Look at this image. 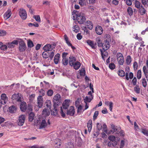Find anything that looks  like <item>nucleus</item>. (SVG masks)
<instances>
[{
    "instance_id": "nucleus-1",
    "label": "nucleus",
    "mask_w": 148,
    "mask_h": 148,
    "mask_svg": "<svg viewBox=\"0 0 148 148\" xmlns=\"http://www.w3.org/2000/svg\"><path fill=\"white\" fill-rule=\"evenodd\" d=\"M70 100L66 99L63 102L62 105L63 108L62 107H60V114L63 117H65V110L67 109L69 106V103Z\"/></svg>"
},
{
    "instance_id": "nucleus-2",
    "label": "nucleus",
    "mask_w": 148,
    "mask_h": 148,
    "mask_svg": "<svg viewBox=\"0 0 148 148\" xmlns=\"http://www.w3.org/2000/svg\"><path fill=\"white\" fill-rule=\"evenodd\" d=\"M76 16L77 20L80 24H84L86 19L85 15L82 13H75Z\"/></svg>"
},
{
    "instance_id": "nucleus-3",
    "label": "nucleus",
    "mask_w": 148,
    "mask_h": 148,
    "mask_svg": "<svg viewBox=\"0 0 148 148\" xmlns=\"http://www.w3.org/2000/svg\"><path fill=\"white\" fill-rule=\"evenodd\" d=\"M12 100H15L18 102H20L23 101V99L22 95L20 93L15 94L12 95Z\"/></svg>"
},
{
    "instance_id": "nucleus-4",
    "label": "nucleus",
    "mask_w": 148,
    "mask_h": 148,
    "mask_svg": "<svg viewBox=\"0 0 148 148\" xmlns=\"http://www.w3.org/2000/svg\"><path fill=\"white\" fill-rule=\"evenodd\" d=\"M41 121L39 128L40 129L45 128L47 125V123L45 119L43 120L42 118H39V120H37L35 122H36V123L38 124Z\"/></svg>"
},
{
    "instance_id": "nucleus-5",
    "label": "nucleus",
    "mask_w": 148,
    "mask_h": 148,
    "mask_svg": "<svg viewBox=\"0 0 148 148\" xmlns=\"http://www.w3.org/2000/svg\"><path fill=\"white\" fill-rule=\"evenodd\" d=\"M116 57L117 61L119 65H123L124 60V57L123 54L120 53H118L117 54Z\"/></svg>"
},
{
    "instance_id": "nucleus-6",
    "label": "nucleus",
    "mask_w": 148,
    "mask_h": 148,
    "mask_svg": "<svg viewBox=\"0 0 148 148\" xmlns=\"http://www.w3.org/2000/svg\"><path fill=\"white\" fill-rule=\"evenodd\" d=\"M61 96L59 94H57L53 98V102L54 105L58 106L60 103Z\"/></svg>"
},
{
    "instance_id": "nucleus-7",
    "label": "nucleus",
    "mask_w": 148,
    "mask_h": 148,
    "mask_svg": "<svg viewBox=\"0 0 148 148\" xmlns=\"http://www.w3.org/2000/svg\"><path fill=\"white\" fill-rule=\"evenodd\" d=\"M26 48L25 44L23 41H22L19 42L18 48L20 52L24 51Z\"/></svg>"
},
{
    "instance_id": "nucleus-8",
    "label": "nucleus",
    "mask_w": 148,
    "mask_h": 148,
    "mask_svg": "<svg viewBox=\"0 0 148 148\" xmlns=\"http://www.w3.org/2000/svg\"><path fill=\"white\" fill-rule=\"evenodd\" d=\"M19 14L21 18L23 20H25L27 17V14L25 10L23 8L20 9Z\"/></svg>"
},
{
    "instance_id": "nucleus-9",
    "label": "nucleus",
    "mask_w": 148,
    "mask_h": 148,
    "mask_svg": "<svg viewBox=\"0 0 148 148\" xmlns=\"http://www.w3.org/2000/svg\"><path fill=\"white\" fill-rule=\"evenodd\" d=\"M55 47V45L54 44L51 45L49 44H48L46 45L43 47L44 50L45 51H50L53 50Z\"/></svg>"
},
{
    "instance_id": "nucleus-10",
    "label": "nucleus",
    "mask_w": 148,
    "mask_h": 148,
    "mask_svg": "<svg viewBox=\"0 0 148 148\" xmlns=\"http://www.w3.org/2000/svg\"><path fill=\"white\" fill-rule=\"evenodd\" d=\"M102 47L104 51L107 50L110 47L109 42L108 40L106 39L105 40L104 42L102 44Z\"/></svg>"
},
{
    "instance_id": "nucleus-11",
    "label": "nucleus",
    "mask_w": 148,
    "mask_h": 148,
    "mask_svg": "<svg viewBox=\"0 0 148 148\" xmlns=\"http://www.w3.org/2000/svg\"><path fill=\"white\" fill-rule=\"evenodd\" d=\"M25 116L23 115L20 116L18 118V125L20 126H22L25 122Z\"/></svg>"
},
{
    "instance_id": "nucleus-12",
    "label": "nucleus",
    "mask_w": 148,
    "mask_h": 148,
    "mask_svg": "<svg viewBox=\"0 0 148 148\" xmlns=\"http://www.w3.org/2000/svg\"><path fill=\"white\" fill-rule=\"evenodd\" d=\"M20 108L21 111L24 112L27 109V104L25 102L22 101L20 102Z\"/></svg>"
},
{
    "instance_id": "nucleus-13",
    "label": "nucleus",
    "mask_w": 148,
    "mask_h": 148,
    "mask_svg": "<svg viewBox=\"0 0 148 148\" xmlns=\"http://www.w3.org/2000/svg\"><path fill=\"white\" fill-rule=\"evenodd\" d=\"M66 112H67V114L68 115H69L71 116H73L75 113V110L74 109V107L73 106H71L69 110L67 109L66 110Z\"/></svg>"
},
{
    "instance_id": "nucleus-14",
    "label": "nucleus",
    "mask_w": 148,
    "mask_h": 148,
    "mask_svg": "<svg viewBox=\"0 0 148 148\" xmlns=\"http://www.w3.org/2000/svg\"><path fill=\"white\" fill-rule=\"evenodd\" d=\"M110 141L108 143V145L110 147H114L117 145L116 139H109Z\"/></svg>"
},
{
    "instance_id": "nucleus-15",
    "label": "nucleus",
    "mask_w": 148,
    "mask_h": 148,
    "mask_svg": "<svg viewBox=\"0 0 148 148\" xmlns=\"http://www.w3.org/2000/svg\"><path fill=\"white\" fill-rule=\"evenodd\" d=\"M18 44V42L16 40H14L11 42H9L7 44V47L9 48H14L15 46V45H17Z\"/></svg>"
},
{
    "instance_id": "nucleus-16",
    "label": "nucleus",
    "mask_w": 148,
    "mask_h": 148,
    "mask_svg": "<svg viewBox=\"0 0 148 148\" xmlns=\"http://www.w3.org/2000/svg\"><path fill=\"white\" fill-rule=\"evenodd\" d=\"M64 37V40L66 41V43L69 46H71V48L73 50H74L75 49V48L72 45V44L70 43V42L69 40V38L67 36V35L66 34H65Z\"/></svg>"
},
{
    "instance_id": "nucleus-17",
    "label": "nucleus",
    "mask_w": 148,
    "mask_h": 148,
    "mask_svg": "<svg viewBox=\"0 0 148 148\" xmlns=\"http://www.w3.org/2000/svg\"><path fill=\"white\" fill-rule=\"evenodd\" d=\"M102 28L99 25L97 26L95 28V31L96 34L98 35H100L103 33Z\"/></svg>"
},
{
    "instance_id": "nucleus-18",
    "label": "nucleus",
    "mask_w": 148,
    "mask_h": 148,
    "mask_svg": "<svg viewBox=\"0 0 148 148\" xmlns=\"http://www.w3.org/2000/svg\"><path fill=\"white\" fill-rule=\"evenodd\" d=\"M12 14L11 10L8 9L4 15V17L6 20L8 19Z\"/></svg>"
},
{
    "instance_id": "nucleus-19",
    "label": "nucleus",
    "mask_w": 148,
    "mask_h": 148,
    "mask_svg": "<svg viewBox=\"0 0 148 148\" xmlns=\"http://www.w3.org/2000/svg\"><path fill=\"white\" fill-rule=\"evenodd\" d=\"M1 97V101H3V104H5L8 101V97H7L6 95L4 93L2 94Z\"/></svg>"
},
{
    "instance_id": "nucleus-20",
    "label": "nucleus",
    "mask_w": 148,
    "mask_h": 148,
    "mask_svg": "<svg viewBox=\"0 0 148 148\" xmlns=\"http://www.w3.org/2000/svg\"><path fill=\"white\" fill-rule=\"evenodd\" d=\"M43 98L40 96H39L37 97V104L39 107H41L42 106Z\"/></svg>"
},
{
    "instance_id": "nucleus-21",
    "label": "nucleus",
    "mask_w": 148,
    "mask_h": 148,
    "mask_svg": "<svg viewBox=\"0 0 148 148\" xmlns=\"http://www.w3.org/2000/svg\"><path fill=\"white\" fill-rule=\"evenodd\" d=\"M69 58V64L70 66H72L74 65V64L75 62L76 58L75 57H73V56H71Z\"/></svg>"
},
{
    "instance_id": "nucleus-22",
    "label": "nucleus",
    "mask_w": 148,
    "mask_h": 148,
    "mask_svg": "<svg viewBox=\"0 0 148 148\" xmlns=\"http://www.w3.org/2000/svg\"><path fill=\"white\" fill-rule=\"evenodd\" d=\"M143 70L147 80L148 82V67L146 66H144Z\"/></svg>"
},
{
    "instance_id": "nucleus-23",
    "label": "nucleus",
    "mask_w": 148,
    "mask_h": 148,
    "mask_svg": "<svg viewBox=\"0 0 148 148\" xmlns=\"http://www.w3.org/2000/svg\"><path fill=\"white\" fill-rule=\"evenodd\" d=\"M87 43L92 48L95 49L96 48V43H94L93 41L90 40H88L86 41Z\"/></svg>"
},
{
    "instance_id": "nucleus-24",
    "label": "nucleus",
    "mask_w": 148,
    "mask_h": 148,
    "mask_svg": "<svg viewBox=\"0 0 148 148\" xmlns=\"http://www.w3.org/2000/svg\"><path fill=\"white\" fill-rule=\"evenodd\" d=\"M54 147L56 148H60L62 144L60 139H55Z\"/></svg>"
},
{
    "instance_id": "nucleus-25",
    "label": "nucleus",
    "mask_w": 148,
    "mask_h": 148,
    "mask_svg": "<svg viewBox=\"0 0 148 148\" xmlns=\"http://www.w3.org/2000/svg\"><path fill=\"white\" fill-rule=\"evenodd\" d=\"M49 110L45 108L42 111V115L45 117L48 116L50 114Z\"/></svg>"
},
{
    "instance_id": "nucleus-26",
    "label": "nucleus",
    "mask_w": 148,
    "mask_h": 148,
    "mask_svg": "<svg viewBox=\"0 0 148 148\" xmlns=\"http://www.w3.org/2000/svg\"><path fill=\"white\" fill-rule=\"evenodd\" d=\"M58 106L54 105V109L51 111V114L52 115L55 116H57L58 115V111L57 109L56 106Z\"/></svg>"
},
{
    "instance_id": "nucleus-27",
    "label": "nucleus",
    "mask_w": 148,
    "mask_h": 148,
    "mask_svg": "<svg viewBox=\"0 0 148 148\" xmlns=\"http://www.w3.org/2000/svg\"><path fill=\"white\" fill-rule=\"evenodd\" d=\"M133 76L134 74L132 72H130L129 75L128 73H126L125 74V78L127 80H129V79H132Z\"/></svg>"
},
{
    "instance_id": "nucleus-28",
    "label": "nucleus",
    "mask_w": 148,
    "mask_h": 148,
    "mask_svg": "<svg viewBox=\"0 0 148 148\" xmlns=\"http://www.w3.org/2000/svg\"><path fill=\"white\" fill-rule=\"evenodd\" d=\"M60 58V54L59 53H57L54 56V61L56 64H57L59 61Z\"/></svg>"
},
{
    "instance_id": "nucleus-29",
    "label": "nucleus",
    "mask_w": 148,
    "mask_h": 148,
    "mask_svg": "<svg viewBox=\"0 0 148 148\" xmlns=\"http://www.w3.org/2000/svg\"><path fill=\"white\" fill-rule=\"evenodd\" d=\"M139 13L141 15L144 14L146 12V10L142 5H141L140 7L139 8Z\"/></svg>"
},
{
    "instance_id": "nucleus-30",
    "label": "nucleus",
    "mask_w": 148,
    "mask_h": 148,
    "mask_svg": "<svg viewBox=\"0 0 148 148\" xmlns=\"http://www.w3.org/2000/svg\"><path fill=\"white\" fill-rule=\"evenodd\" d=\"M111 128L114 132H116V133H118L119 131H118L120 127L117 126H115L114 125L111 124Z\"/></svg>"
},
{
    "instance_id": "nucleus-31",
    "label": "nucleus",
    "mask_w": 148,
    "mask_h": 148,
    "mask_svg": "<svg viewBox=\"0 0 148 148\" xmlns=\"http://www.w3.org/2000/svg\"><path fill=\"white\" fill-rule=\"evenodd\" d=\"M87 127L88 129V132H90L92 128V121L91 119H90L87 123Z\"/></svg>"
},
{
    "instance_id": "nucleus-32",
    "label": "nucleus",
    "mask_w": 148,
    "mask_h": 148,
    "mask_svg": "<svg viewBox=\"0 0 148 148\" xmlns=\"http://www.w3.org/2000/svg\"><path fill=\"white\" fill-rule=\"evenodd\" d=\"M86 25L87 26L88 28L90 30L92 29L93 26L92 23L90 21H87L86 22Z\"/></svg>"
},
{
    "instance_id": "nucleus-33",
    "label": "nucleus",
    "mask_w": 148,
    "mask_h": 148,
    "mask_svg": "<svg viewBox=\"0 0 148 148\" xmlns=\"http://www.w3.org/2000/svg\"><path fill=\"white\" fill-rule=\"evenodd\" d=\"M80 65V63L78 61H77L74 63L73 66L74 69L75 70H77L79 68Z\"/></svg>"
},
{
    "instance_id": "nucleus-34",
    "label": "nucleus",
    "mask_w": 148,
    "mask_h": 148,
    "mask_svg": "<svg viewBox=\"0 0 148 148\" xmlns=\"http://www.w3.org/2000/svg\"><path fill=\"white\" fill-rule=\"evenodd\" d=\"M16 110V107L14 106L10 107L9 108V111L11 113L15 112Z\"/></svg>"
},
{
    "instance_id": "nucleus-35",
    "label": "nucleus",
    "mask_w": 148,
    "mask_h": 148,
    "mask_svg": "<svg viewBox=\"0 0 148 148\" xmlns=\"http://www.w3.org/2000/svg\"><path fill=\"white\" fill-rule=\"evenodd\" d=\"M126 141L125 139H122L120 143V148H123L126 143Z\"/></svg>"
},
{
    "instance_id": "nucleus-36",
    "label": "nucleus",
    "mask_w": 148,
    "mask_h": 148,
    "mask_svg": "<svg viewBox=\"0 0 148 148\" xmlns=\"http://www.w3.org/2000/svg\"><path fill=\"white\" fill-rule=\"evenodd\" d=\"M65 147L66 148H74V147L73 144L71 142H69L65 144Z\"/></svg>"
},
{
    "instance_id": "nucleus-37",
    "label": "nucleus",
    "mask_w": 148,
    "mask_h": 148,
    "mask_svg": "<svg viewBox=\"0 0 148 148\" xmlns=\"http://www.w3.org/2000/svg\"><path fill=\"white\" fill-rule=\"evenodd\" d=\"M35 115L32 112H31L29 114V120L30 121H32L34 120V117Z\"/></svg>"
},
{
    "instance_id": "nucleus-38",
    "label": "nucleus",
    "mask_w": 148,
    "mask_h": 148,
    "mask_svg": "<svg viewBox=\"0 0 148 148\" xmlns=\"http://www.w3.org/2000/svg\"><path fill=\"white\" fill-rule=\"evenodd\" d=\"M93 98V97H90L86 96L84 99V102L85 103L87 102H90L92 100Z\"/></svg>"
},
{
    "instance_id": "nucleus-39",
    "label": "nucleus",
    "mask_w": 148,
    "mask_h": 148,
    "mask_svg": "<svg viewBox=\"0 0 148 148\" xmlns=\"http://www.w3.org/2000/svg\"><path fill=\"white\" fill-rule=\"evenodd\" d=\"M141 82L143 86L145 88L146 87L147 85V82L146 79L145 78H143L141 80Z\"/></svg>"
},
{
    "instance_id": "nucleus-40",
    "label": "nucleus",
    "mask_w": 148,
    "mask_h": 148,
    "mask_svg": "<svg viewBox=\"0 0 148 148\" xmlns=\"http://www.w3.org/2000/svg\"><path fill=\"white\" fill-rule=\"evenodd\" d=\"M132 61V58L130 56H128L126 58V63L127 65H129Z\"/></svg>"
},
{
    "instance_id": "nucleus-41",
    "label": "nucleus",
    "mask_w": 148,
    "mask_h": 148,
    "mask_svg": "<svg viewBox=\"0 0 148 148\" xmlns=\"http://www.w3.org/2000/svg\"><path fill=\"white\" fill-rule=\"evenodd\" d=\"M118 73L119 75L121 77L124 76L125 75V72L122 70H119Z\"/></svg>"
},
{
    "instance_id": "nucleus-42",
    "label": "nucleus",
    "mask_w": 148,
    "mask_h": 148,
    "mask_svg": "<svg viewBox=\"0 0 148 148\" xmlns=\"http://www.w3.org/2000/svg\"><path fill=\"white\" fill-rule=\"evenodd\" d=\"M127 12L130 16H132L133 14V10L132 8L129 7L127 9Z\"/></svg>"
},
{
    "instance_id": "nucleus-43",
    "label": "nucleus",
    "mask_w": 148,
    "mask_h": 148,
    "mask_svg": "<svg viewBox=\"0 0 148 148\" xmlns=\"http://www.w3.org/2000/svg\"><path fill=\"white\" fill-rule=\"evenodd\" d=\"M49 53L45 51V52H43L42 54L43 57L45 59L49 57Z\"/></svg>"
},
{
    "instance_id": "nucleus-44",
    "label": "nucleus",
    "mask_w": 148,
    "mask_h": 148,
    "mask_svg": "<svg viewBox=\"0 0 148 148\" xmlns=\"http://www.w3.org/2000/svg\"><path fill=\"white\" fill-rule=\"evenodd\" d=\"M74 32L75 33H77L79 32V27L77 25H75L73 26V27Z\"/></svg>"
},
{
    "instance_id": "nucleus-45",
    "label": "nucleus",
    "mask_w": 148,
    "mask_h": 148,
    "mask_svg": "<svg viewBox=\"0 0 148 148\" xmlns=\"http://www.w3.org/2000/svg\"><path fill=\"white\" fill-rule=\"evenodd\" d=\"M134 90L136 93H139L140 92V88L138 85H136L134 87Z\"/></svg>"
},
{
    "instance_id": "nucleus-46",
    "label": "nucleus",
    "mask_w": 148,
    "mask_h": 148,
    "mask_svg": "<svg viewBox=\"0 0 148 148\" xmlns=\"http://www.w3.org/2000/svg\"><path fill=\"white\" fill-rule=\"evenodd\" d=\"M102 125L101 123H97V131L99 132L102 128Z\"/></svg>"
},
{
    "instance_id": "nucleus-47",
    "label": "nucleus",
    "mask_w": 148,
    "mask_h": 148,
    "mask_svg": "<svg viewBox=\"0 0 148 148\" xmlns=\"http://www.w3.org/2000/svg\"><path fill=\"white\" fill-rule=\"evenodd\" d=\"M135 7L137 8H139L140 7L141 5H140V3L138 1L135 0Z\"/></svg>"
},
{
    "instance_id": "nucleus-48",
    "label": "nucleus",
    "mask_w": 148,
    "mask_h": 148,
    "mask_svg": "<svg viewBox=\"0 0 148 148\" xmlns=\"http://www.w3.org/2000/svg\"><path fill=\"white\" fill-rule=\"evenodd\" d=\"M142 76L141 71L140 70H139L138 71L137 74V77L138 79H140Z\"/></svg>"
},
{
    "instance_id": "nucleus-49",
    "label": "nucleus",
    "mask_w": 148,
    "mask_h": 148,
    "mask_svg": "<svg viewBox=\"0 0 148 148\" xmlns=\"http://www.w3.org/2000/svg\"><path fill=\"white\" fill-rule=\"evenodd\" d=\"M62 63L64 65H67L68 63V58H65L62 59Z\"/></svg>"
},
{
    "instance_id": "nucleus-50",
    "label": "nucleus",
    "mask_w": 148,
    "mask_h": 148,
    "mask_svg": "<svg viewBox=\"0 0 148 148\" xmlns=\"http://www.w3.org/2000/svg\"><path fill=\"white\" fill-rule=\"evenodd\" d=\"M96 40L98 44V46L101 47L102 46V43L101 41L100 38H97Z\"/></svg>"
},
{
    "instance_id": "nucleus-51",
    "label": "nucleus",
    "mask_w": 148,
    "mask_h": 148,
    "mask_svg": "<svg viewBox=\"0 0 148 148\" xmlns=\"http://www.w3.org/2000/svg\"><path fill=\"white\" fill-rule=\"evenodd\" d=\"M46 106H47L48 109L50 110L51 106V103L50 101H48L46 104Z\"/></svg>"
},
{
    "instance_id": "nucleus-52",
    "label": "nucleus",
    "mask_w": 148,
    "mask_h": 148,
    "mask_svg": "<svg viewBox=\"0 0 148 148\" xmlns=\"http://www.w3.org/2000/svg\"><path fill=\"white\" fill-rule=\"evenodd\" d=\"M33 17L37 22H40L41 21L40 17L39 15H34Z\"/></svg>"
},
{
    "instance_id": "nucleus-53",
    "label": "nucleus",
    "mask_w": 148,
    "mask_h": 148,
    "mask_svg": "<svg viewBox=\"0 0 148 148\" xmlns=\"http://www.w3.org/2000/svg\"><path fill=\"white\" fill-rule=\"evenodd\" d=\"M45 92L43 89H41L39 92V96H40L42 97L45 95Z\"/></svg>"
},
{
    "instance_id": "nucleus-54",
    "label": "nucleus",
    "mask_w": 148,
    "mask_h": 148,
    "mask_svg": "<svg viewBox=\"0 0 148 148\" xmlns=\"http://www.w3.org/2000/svg\"><path fill=\"white\" fill-rule=\"evenodd\" d=\"M79 4L81 6H83L86 5V2L85 1V0H79Z\"/></svg>"
},
{
    "instance_id": "nucleus-55",
    "label": "nucleus",
    "mask_w": 148,
    "mask_h": 148,
    "mask_svg": "<svg viewBox=\"0 0 148 148\" xmlns=\"http://www.w3.org/2000/svg\"><path fill=\"white\" fill-rule=\"evenodd\" d=\"M133 66L134 69V71H136L138 67V64L136 61L134 62Z\"/></svg>"
},
{
    "instance_id": "nucleus-56",
    "label": "nucleus",
    "mask_w": 148,
    "mask_h": 148,
    "mask_svg": "<svg viewBox=\"0 0 148 148\" xmlns=\"http://www.w3.org/2000/svg\"><path fill=\"white\" fill-rule=\"evenodd\" d=\"M28 25L30 27H32V26H34L35 27H38L39 26V25L38 23H29Z\"/></svg>"
},
{
    "instance_id": "nucleus-57",
    "label": "nucleus",
    "mask_w": 148,
    "mask_h": 148,
    "mask_svg": "<svg viewBox=\"0 0 148 148\" xmlns=\"http://www.w3.org/2000/svg\"><path fill=\"white\" fill-rule=\"evenodd\" d=\"M27 45L28 47L31 48L34 46L33 42L31 40H29L28 42Z\"/></svg>"
},
{
    "instance_id": "nucleus-58",
    "label": "nucleus",
    "mask_w": 148,
    "mask_h": 148,
    "mask_svg": "<svg viewBox=\"0 0 148 148\" xmlns=\"http://www.w3.org/2000/svg\"><path fill=\"white\" fill-rule=\"evenodd\" d=\"M55 52V50H53L52 51L50 54L49 56V57L50 58V59L51 60H52L53 58Z\"/></svg>"
},
{
    "instance_id": "nucleus-59",
    "label": "nucleus",
    "mask_w": 148,
    "mask_h": 148,
    "mask_svg": "<svg viewBox=\"0 0 148 148\" xmlns=\"http://www.w3.org/2000/svg\"><path fill=\"white\" fill-rule=\"evenodd\" d=\"M53 92L52 90H49L47 92V93L48 96H52L53 94Z\"/></svg>"
},
{
    "instance_id": "nucleus-60",
    "label": "nucleus",
    "mask_w": 148,
    "mask_h": 148,
    "mask_svg": "<svg viewBox=\"0 0 148 148\" xmlns=\"http://www.w3.org/2000/svg\"><path fill=\"white\" fill-rule=\"evenodd\" d=\"M98 114L99 112L98 111H96L95 112L93 116V119L94 120H95L97 118Z\"/></svg>"
},
{
    "instance_id": "nucleus-61",
    "label": "nucleus",
    "mask_w": 148,
    "mask_h": 148,
    "mask_svg": "<svg viewBox=\"0 0 148 148\" xmlns=\"http://www.w3.org/2000/svg\"><path fill=\"white\" fill-rule=\"evenodd\" d=\"M6 31L0 30V36H3L6 34Z\"/></svg>"
},
{
    "instance_id": "nucleus-62",
    "label": "nucleus",
    "mask_w": 148,
    "mask_h": 148,
    "mask_svg": "<svg viewBox=\"0 0 148 148\" xmlns=\"http://www.w3.org/2000/svg\"><path fill=\"white\" fill-rule=\"evenodd\" d=\"M115 64L113 63H111L109 65V68L112 69L113 70L115 69Z\"/></svg>"
},
{
    "instance_id": "nucleus-63",
    "label": "nucleus",
    "mask_w": 148,
    "mask_h": 148,
    "mask_svg": "<svg viewBox=\"0 0 148 148\" xmlns=\"http://www.w3.org/2000/svg\"><path fill=\"white\" fill-rule=\"evenodd\" d=\"M82 143V139H79L77 141V145L79 147H80Z\"/></svg>"
},
{
    "instance_id": "nucleus-64",
    "label": "nucleus",
    "mask_w": 148,
    "mask_h": 148,
    "mask_svg": "<svg viewBox=\"0 0 148 148\" xmlns=\"http://www.w3.org/2000/svg\"><path fill=\"white\" fill-rule=\"evenodd\" d=\"M142 132L144 135L148 136V131L145 129H142Z\"/></svg>"
}]
</instances>
